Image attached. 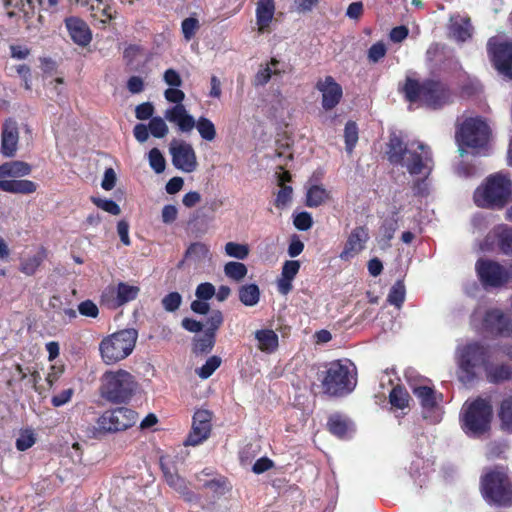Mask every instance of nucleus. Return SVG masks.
Segmentation results:
<instances>
[{"label":"nucleus","mask_w":512,"mask_h":512,"mask_svg":"<svg viewBox=\"0 0 512 512\" xmlns=\"http://www.w3.org/2000/svg\"><path fill=\"white\" fill-rule=\"evenodd\" d=\"M182 297L178 292H171L162 299V305L166 311L173 312L179 308Z\"/></svg>","instance_id":"4d7b16f0"},{"label":"nucleus","mask_w":512,"mask_h":512,"mask_svg":"<svg viewBox=\"0 0 512 512\" xmlns=\"http://www.w3.org/2000/svg\"><path fill=\"white\" fill-rule=\"evenodd\" d=\"M386 46L383 42H377L373 44L368 50V59L376 63L382 59L386 54Z\"/></svg>","instance_id":"680f3d73"},{"label":"nucleus","mask_w":512,"mask_h":512,"mask_svg":"<svg viewBox=\"0 0 512 512\" xmlns=\"http://www.w3.org/2000/svg\"><path fill=\"white\" fill-rule=\"evenodd\" d=\"M275 14L274 0H258L256 6V24L260 34L265 33Z\"/></svg>","instance_id":"5701e85b"},{"label":"nucleus","mask_w":512,"mask_h":512,"mask_svg":"<svg viewBox=\"0 0 512 512\" xmlns=\"http://www.w3.org/2000/svg\"><path fill=\"white\" fill-rule=\"evenodd\" d=\"M74 390L72 388L65 389L61 391L59 394L54 395L51 399V403L55 407H61L68 403L72 396H73Z\"/></svg>","instance_id":"774afa93"},{"label":"nucleus","mask_w":512,"mask_h":512,"mask_svg":"<svg viewBox=\"0 0 512 512\" xmlns=\"http://www.w3.org/2000/svg\"><path fill=\"white\" fill-rule=\"evenodd\" d=\"M137 338L135 329H124L104 337L99 343L102 361L112 365L124 360L133 352Z\"/></svg>","instance_id":"0eeeda50"},{"label":"nucleus","mask_w":512,"mask_h":512,"mask_svg":"<svg viewBox=\"0 0 512 512\" xmlns=\"http://www.w3.org/2000/svg\"><path fill=\"white\" fill-rule=\"evenodd\" d=\"M511 181L503 173L488 176L474 192V202L478 207L501 209L511 196Z\"/></svg>","instance_id":"f03ea898"},{"label":"nucleus","mask_w":512,"mask_h":512,"mask_svg":"<svg viewBox=\"0 0 512 512\" xmlns=\"http://www.w3.org/2000/svg\"><path fill=\"white\" fill-rule=\"evenodd\" d=\"M239 300L248 307H253L260 300V290L256 284H246L239 289Z\"/></svg>","instance_id":"2f4dec72"},{"label":"nucleus","mask_w":512,"mask_h":512,"mask_svg":"<svg viewBox=\"0 0 512 512\" xmlns=\"http://www.w3.org/2000/svg\"><path fill=\"white\" fill-rule=\"evenodd\" d=\"M406 296V289L403 281H397L390 289L387 301L389 304L394 305L397 308H400L404 303Z\"/></svg>","instance_id":"a19ab883"},{"label":"nucleus","mask_w":512,"mask_h":512,"mask_svg":"<svg viewBox=\"0 0 512 512\" xmlns=\"http://www.w3.org/2000/svg\"><path fill=\"white\" fill-rule=\"evenodd\" d=\"M221 365V358L218 356H211L207 359L204 365L196 369V374L201 379L209 378L215 370Z\"/></svg>","instance_id":"8fccbe9b"},{"label":"nucleus","mask_w":512,"mask_h":512,"mask_svg":"<svg viewBox=\"0 0 512 512\" xmlns=\"http://www.w3.org/2000/svg\"><path fill=\"white\" fill-rule=\"evenodd\" d=\"M65 26L68 33L76 44L87 46L92 40L91 30L82 19L71 16L65 19Z\"/></svg>","instance_id":"4be33fe9"},{"label":"nucleus","mask_w":512,"mask_h":512,"mask_svg":"<svg viewBox=\"0 0 512 512\" xmlns=\"http://www.w3.org/2000/svg\"><path fill=\"white\" fill-rule=\"evenodd\" d=\"M458 365L457 376L463 384L472 382L476 377V368L488 362L487 348L478 342L459 345L456 350Z\"/></svg>","instance_id":"6e6552de"},{"label":"nucleus","mask_w":512,"mask_h":512,"mask_svg":"<svg viewBox=\"0 0 512 512\" xmlns=\"http://www.w3.org/2000/svg\"><path fill=\"white\" fill-rule=\"evenodd\" d=\"M79 313L81 315L95 318L97 317L99 310L95 303L90 300L83 301L78 306Z\"/></svg>","instance_id":"338daca9"},{"label":"nucleus","mask_w":512,"mask_h":512,"mask_svg":"<svg viewBox=\"0 0 512 512\" xmlns=\"http://www.w3.org/2000/svg\"><path fill=\"white\" fill-rule=\"evenodd\" d=\"M148 161L150 167L157 174L164 172L166 168V160L158 148H152L148 153Z\"/></svg>","instance_id":"de8ad7c7"},{"label":"nucleus","mask_w":512,"mask_h":512,"mask_svg":"<svg viewBox=\"0 0 512 512\" xmlns=\"http://www.w3.org/2000/svg\"><path fill=\"white\" fill-rule=\"evenodd\" d=\"M211 426L195 423L193 420L192 430L185 440V445L196 446L206 440L210 434Z\"/></svg>","instance_id":"72a5a7b5"},{"label":"nucleus","mask_w":512,"mask_h":512,"mask_svg":"<svg viewBox=\"0 0 512 512\" xmlns=\"http://www.w3.org/2000/svg\"><path fill=\"white\" fill-rule=\"evenodd\" d=\"M247 272L248 269L246 265L241 262L230 261L224 266L225 275L236 282L243 280Z\"/></svg>","instance_id":"58836bf2"},{"label":"nucleus","mask_w":512,"mask_h":512,"mask_svg":"<svg viewBox=\"0 0 512 512\" xmlns=\"http://www.w3.org/2000/svg\"><path fill=\"white\" fill-rule=\"evenodd\" d=\"M413 394L420 402L423 409V416L432 423H437L441 419V409L438 405L435 391L426 385H410Z\"/></svg>","instance_id":"2eb2a0df"},{"label":"nucleus","mask_w":512,"mask_h":512,"mask_svg":"<svg viewBox=\"0 0 512 512\" xmlns=\"http://www.w3.org/2000/svg\"><path fill=\"white\" fill-rule=\"evenodd\" d=\"M488 52L496 69L512 79V43H496L494 39L488 42Z\"/></svg>","instance_id":"dca6fc26"},{"label":"nucleus","mask_w":512,"mask_h":512,"mask_svg":"<svg viewBox=\"0 0 512 512\" xmlns=\"http://www.w3.org/2000/svg\"><path fill=\"white\" fill-rule=\"evenodd\" d=\"M476 272L485 287H500L512 280V264L506 268L491 260H479Z\"/></svg>","instance_id":"ddd939ff"},{"label":"nucleus","mask_w":512,"mask_h":512,"mask_svg":"<svg viewBox=\"0 0 512 512\" xmlns=\"http://www.w3.org/2000/svg\"><path fill=\"white\" fill-rule=\"evenodd\" d=\"M344 138L346 151L350 154L358 142V127L355 122L349 121L346 123Z\"/></svg>","instance_id":"a18cd8bd"},{"label":"nucleus","mask_w":512,"mask_h":512,"mask_svg":"<svg viewBox=\"0 0 512 512\" xmlns=\"http://www.w3.org/2000/svg\"><path fill=\"white\" fill-rule=\"evenodd\" d=\"M386 155L391 164L400 165L411 175L424 178L415 184L416 194L423 196L428 193V183L425 179L431 173L434 161L432 152L426 144L418 140L404 143L400 136L392 133L387 144Z\"/></svg>","instance_id":"f257e3e1"},{"label":"nucleus","mask_w":512,"mask_h":512,"mask_svg":"<svg viewBox=\"0 0 512 512\" xmlns=\"http://www.w3.org/2000/svg\"><path fill=\"white\" fill-rule=\"evenodd\" d=\"M214 346V334L205 333L202 337L195 339L193 351L196 354L208 353Z\"/></svg>","instance_id":"3c124183"},{"label":"nucleus","mask_w":512,"mask_h":512,"mask_svg":"<svg viewBox=\"0 0 512 512\" xmlns=\"http://www.w3.org/2000/svg\"><path fill=\"white\" fill-rule=\"evenodd\" d=\"M370 238L369 230L365 226H358L351 230L348 235L345 246L339 257L343 261H348L360 254L366 247Z\"/></svg>","instance_id":"f3484780"},{"label":"nucleus","mask_w":512,"mask_h":512,"mask_svg":"<svg viewBox=\"0 0 512 512\" xmlns=\"http://www.w3.org/2000/svg\"><path fill=\"white\" fill-rule=\"evenodd\" d=\"M328 427L330 432L339 438H348L354 431L352 422L340 415H332L329 418Z\"/></svg>","instance_id":"cd10ccee"},{"label":"nucleus","mask_w":512,"mask_h":512,"mask_svg":"<svg viewBox=\"0 0 512 512\" xmlns=\"http://www.w3.org/2000/svg\"><path fill=\"white\" fill-rule=\"evenodd\" d=\"M491 416L492 408L488 401L479 398L466 402L462 408V428L468 436L479 437L489 429Z\"/></svg>","instance_id":"9d476101"},{"label":"nucleus","mask_w":512,"mask_h":512,"mask_svg":"<svg viewBox=\"0 0 512 512\" xmlns=\"http://www.w3.org/2000/svg\"><path fill=\"white\" fill-rule=\"evenodd\" d=\"M292 187L282 185L281 189L278 191L276 199H275V205L277 208L283 209L289 205L292 199Z\"/></svg>","instance_id":"6e6d98bb"},{"label":"nucleus","mask_w":512,"mask_h":512,"mask_svg":"<svg viewBox=\"0 0 512 512\" xmlns=\"http://www.w3.org/2000/svg\"><path fill=\"white\" fill-rule=\"evenodd\" d=\"M499 418L502 429L512 432V397L505 398L500 406Z\"/></svg>","instance_id":"ea45409f"},{"label":"nucleus","mask_w":512,"mask_h":512,"mask_svg":"<svg viewBox=\"0 0 512 512\" xmlns=\"http://www.w3.org/2000/svg\"><path fill=\"white\" fill-rule=\"evenodd\" d=\"M223 315L219 310L212 311L207 319V330L205 333H213L221 326Z\"/></svg>","instance_id":"0e129e2a"},{"label":"nucleus","mask_w":512,"mask_h":512,"mask_svg":"<svg viewBox=\"0 0 512 512\" xmlns=\"http://www.w3.org/2000/svg\"><path fill=\"white\" fill-rule=\"evenodd\" d=\"M151 135L155 138H163L168 134V126L165 120L160 117H152L148 124Z\"/></svg>","instance_id":"09e8293b"},{"label":"nucleus","mask_w":512,"mask_h":512,"mask_svg":"<svg viewBox=\"0 0 512 512\" xmlns=\"http://www.w3.org/2000/svg\"><path fill=\"white\" fill-rule=\"evenodd\" d=\"M169 152L174 167L184 173H192L197 169V156L193 146L183 140H173Z\"/></svg>","instance_id":"4468645a"},{"label":"nucleus","mask_w":512,"mask_h":512,"mask_svg":"<svg viewBox=\"0 0 512 512\" xmlns=\"http://www.w3.org/2000/svg\"><path fill=\"white\" fill-rule=\"evenodd\" d=\"M92 202L100 209L104 210L105 212H108L112 215H118L120 214L121 210L119 205L110 199L100 198V197H93Z\"/></svg>","instance_id":"5fc2aeb1"},{"label":"nucleus","mask_w":512,"mask_h":512,"mask_svg":"<svg viewBox=\"0 0 512 512\" xmlns=\"http://www.w3.org/2000/svg\"><path fill=\"white\" fill-rule=\"evenodd\" d=\"M293 223L298 230L306 231L313 224L312 216L308 212H300L294 216Z\"/></svg>","instance_id":"13d9d810"},{"label":"nucleus","mask_w":512,"mask_h":512,"mask_svg":"<svg viewBox=\"0 0 512 512\" xmlns=\"http://www.w3.org/2000/svg\"><path fill=\"white\" fill-rule=\"evenodd\" d=\"M397 229V222L395 220H387L383 223L380 228V239L379 243L383 247H388L390 240L393 238L394 233Z\"/></svg>","instance_id":"603ef678"},{"label":"nucleus","mask_w":512,"mask_h":512,"mask_svg":"<svg viewBox=\"0 0 512 512\" xmlns=\"http://www.w3.org/2000/svg\"><path fill=\"white\" fill-rule=\"evenodd\" d=\"M197 481L204 489L217 497L224 495L231 488L229 481L224 476L216 474L213 470L208 468L197 475Z\"/></svg>","instance_id":"aec40b11"},{"label":"nucleus","mask_w":512,"mask_h":512,"mask_svg":"<svg viewBox=\"0 0 512 512\" xmlns=\"http://www.w3.org/2000/svg\"><path fill=\"white\" fill-rule=\"evenodd\" d=\"M154 113V106L150 102H145L136 106L135 115L139 120L151 119Z\"/></svg>","instance_id":"69168bd1"},{"label":"nucleus","mask_w":512,"mask_h":512,"mask_svg":"<svg viewBox=\"0 0 512 512\" xmlns=\"http://www.w3.org/2000/svg\"><path fill=\"white\" fill-rule=\"evenodd\" d=\"M316 88L322 94V106L325 110L333 109L342 98V88L332 76H326L324 79L319 80Z\"/></svg>","instance_id":"6ab92c4d"},{"label":"nucleus","mask_w":512,"mask_h":512,"mask_svg":"<svg viewBox=\"0 0 512 512\" xmlns=\"http://www.w3.org/2000/svg\"><path fill=\"white\" fill-rule=\"evenodd\" d=\"M8 177H23L31 173V166L24 161L6 162Z\"/></svg>","instance_id":"c03bdc74"},{"label":"nucleus","mask_w":512,"mask_h":512,"mask_svg":"<svg viewBox=\"0 0 512 512\" xmlns=\"http://www.w3.org/2000/svg\"><path fill=\"white\" fill-rule=\"evenodd\" d=\"M139 291L140 289L138 286L120 282L117 286V305L121 306L127 302L134 300L138 296Z\"/></svg>","instance_id":"c9c22d12"},{"label":"nucleus","mask_w":512,"mask_h":512,"mask_svg":"<svg viewBox=\"0 0 512 512\" xmlns=\"http://www.w3.org/2000/svg\"><path fill=\"white\" fill-rule=\"evenodd\" d=\"M450 35L458 42H465L472 35L470 19L455 15L450 18Z\"/></svg>","instance_id":"393cba45"},{"label":"nucleus","mask_w":512,"mask_h":512,"mask_svg":"<svg viewBox=\"0 0 512 512\" xmlns=\"http://www.w3.org/2000/svg\"><path fill=\"white\" fill-rule=\"evenodd\" d=\"M199 26L198 20L193 17H189L183 20L181 28L184 38L190 40L194 35Z\"/></svg>","instance_id":"052dcab7"},{"label":"nucleus","mask_w":512,"mask_h":512,"mask_svg":"<svg viewBox=\"0 0 512 512\" xmlns=\"http://www.w3.org/2000/svg\"><path fill=\"white\" fill-rule=\"evenodd\" d=\"M489 135V126L483 119L480 117L465 119L459 125L455 136L461 156L480 153L487 146Z\"/></svg>","instance_id":"39448f33"},{"label":"nucleus","mask_w":512,"mask_h":512,"mask_svg":"<svg viewBox=\"0 0 512 512\" xmlns=\"http://www.w3.org/2000/svg\"><path fill=\"white\" fill-rule=\"evenodd\" d=\"M138 420V414L127 407L105 411L97 420L98 428L104 432H119L132 427Z\"/></svg>","instance_id":"f8f14e48"},{"label":"nucleus","mask_w":512,"mask_h":512,"mask_svg":"<svg viewBox=\"0 0 512 512\" xmlns=\"http://www.w3.org/2000/svg\"><path fill=\"white\" fill-rule=\"evenodd\" d=\"M164 118L174 124L181 133H190L195 128L196 120L184 105H173L167 108Z\"/></svg>","instance_id":"a211bd4d"},{"label":"nucleus","mask_w":512,"mask_h":512,"mask_svg":"<svg viewBox=\"0 0 512 512\" xmlns=\"http://www.w3.org/2000/svg\"><path fill=\"white\" fill-rule=\"evenodd\" d=\"M225 254L228 257L235 258L238 260H244L249 255V247L246 244H240L237 242H227L224 247Z\"/></svg>","instance_id":"37998d69"},{"label":"nucleus","mask_w":512,"mask_h":512,"mask_svg":"<svg viewBox=\"0 0 512 512\" xmlns=\"http://www.w3.org/2000/svg\"><path fill=\"white\" fill-rule=\"evenodd\" d=\"M195 128L197 129L200 137L205 141L211 142L216 137V128L214 123L204 116H201L196 120Z\"/></svg>","instance_id":"4c0bfd02"},{"label":"nucleus","mask_w":512,"mask_h":512,"mask_svg":"<svg viewBox=\"0 0 512 512\" xmlns=\"http://www.w3.org/2000/svg\"><path fill=\"white\" fill-rule=\"evenodd\" d=\"M161 467L167 483L181 494H186L187 487L185 480L176 473H173L170 468L166 466L165 458H161Z\"/></svg>","instance_id":"e433bc0d"},{"label":"nucleus","mask_w":512,"mask_h":512,"mask_svg":"<svg viewBox=\"0 0 512 512\" xmlns=\"http://www.w3.org/2000/svg\"><path fill=\"white\" fill-rule=\"evenodd\" d=\"M214 295H215V287L209 282H204V283L199 284L195 291V296L199 300L207 301V300L211 299Z\"/></svg>","instance_id":"bf43d9fd"},{"label":"nucleus","mask_w":512,"mask_h":512,"mask_svg":"<svg viewBox=\"0 0 512 512\" xmlns=\"http://www.w3.org/2000/svg\"><path fill=\"white\" fill-rule=\"evenodd\" d=\"M329 198V193L325 188L319 185L311 186L306 193V205L308 207H318Z\"/></svg>","instance_id":"f704fd0d"},{"label":"nucleus","mask_w":512,"mask_h":512,"mask_svg":"<svg viewBox=\"0 0 512 512\" xmlns=\"http://www.w3.org/2000/svg\"><path fill=\"white\" fill-rule=\"evenodd\" d=\"M484 368L488 380L492 383L508 380L512 375V370L508 365H493L488 361Z\"/></svg>","instance_id":"7c9ffc66"},{"label":"nucleus","mask_w":512,"mask_h":512,"mask_svg":"<svg viewBox=\"0 0 512 512\" xmlns=\"http://www.w3.org/2000/svg\"><path fill=\"white\" fill-rule=\"evenodd\" d=\"M187 256L190 258H194L197 260H202L209 257L210 250L209 247L200 242L193 243L189 246L186 252Z\"/></svg>","instance_id":"864d4df0"},{"label":"nucleus","mask_w":512,"mask_h":512,"mask_svg":"<svg viewBox=\"0 0 512 512\" xmlns=\"http://www.w3.org/2000/svg\"><path fill=\"white\" fill-rule=\"evenodd\" d=\"M471 323L477 329L512 337V320L499 309L483 312L477 308L472 314Z\"/></svg>","instance_id":"9b49d317"},{"label":"nucleus","mask_w":512,"mask_h":512,"mask_svg":"<svg viewBox=\"0 0 512 512\" xmlns=\"http://www.w3.org/2000/svg\"><path fill=\"white\" fill-rule=\"evenodd\" d=\"M300 263L297 260L286 261L282 267L281 277L277 280L278 291L287 295L292 289V281L299 272Z\"/></svg>","instance_id":"b1692460"},{"label":"nucleus","mask_w":512,"mask_h":512,"mask_svg":"<svg viewBox=\"0 0 512 512\" xmlns=\"http://www.w3.org/2000/svg\"><path fill=\"white\" fill-rule=\"evenodd\" d=\"M19 129L13 120H6L2 126L0 153L7 158L14 157L18 149Z\"/></svg>","instance_id":"412c9836"},{"label":"nucleus","mask_w":512,"mask_h":512,"mask_svg":"<svg viewBox=\"0 0 512 512\" xmlns=\"http://www.w3.org/2000/svg\"><path fill=\"white\" fill-rule=\"evenodd\" d=\"M165 99L168 102L174 103V105H183L182 102L185 98V94L178 87H170L164 92Z\"/></svg>","instance_id":"e2e57ef3"},{"label":"nucleus","mask_w":512,"mask_h":512,"mask_svg":"<svg viewBox=\"0 0 512 512\" xmlns=\"http://www.w3.org/2000/svg\"><path fill=\"white\" fill-rule=\"evenodd\" d=\"M100 382L101 396L116 404L130 400L138 387L135 377L123 369L106 371Z\"/></svg>","instance_id":"7ed1b4c3"},{"label":"nucleus","mask_w":512,"mask_h":512,"mask_svg":"<svg viewBox=\"0 0 512 512\" xmlns=\"http://www.w3.org/2000/svg\"><path fill=\"white\" fill-rule=\"evenodd\" d=\"M45 256L46 254L43 248L38 249L33 254H28L21 259L20 271L28 276L35 274Z\"/></svg>","instance_id":"c756f323"},{"label":"nucleus","mask_w":512,"mask_h":512,"mask_svg":"<svg viewBox=\"0 0 512 512\" xmlns=\"http://www.w3.org/2000/svg\"><path fill=\"white\" fill-rule=\"evenodd\" d=\"M37 189L36 183L30 180H0V190L14 194H31Z\"/></svg>","instance_id":"bb28decb"},{"label":"nucleus","mask_w":512,"mask_h":512,"mask_svg":"<svg viewBox=\"0 0 512 512\" xmlns=\"http://www.w3.org/2000/svg\"><path fill=\"white\" fill-rule=\"evenodd\" d=\"M324 391L333 396L350 393L356 386V368L348 360H336L328 364L322 380Z\"/></svg>","instance_id":"423d86ee"},{"label":"nucleus","mask_w":512,"mask_h":512,"mask_svg":"<svg viewBox=\"0 0 512 512\" xmlns=\"http://www.w3.org/2000/svg\"><path fill=\"white\" fill-rule=\"evenodd\" d=\"M282 71L279 69V62L276 59H272L266 65L260 66L258 72L254 76L253 84L255 86H264L266 85L272 76L280 75Z\"/></svg>","instance_id":"c85d7f7f"},{"label":"nucleus","mask_w":512,"mask_h":512,"mask_svg":"<svg viewBox=\"0 0 512 512\" xmlns=\"http://www.w3.org/2000/svg\"><path fill=\"white\" fill-rule=\"evenodd\" d=\"M390 404L398 409H404L409 402L408 392L401 386H395L389 395Z\"/></svg>","instance_id":"79ce46f5"},{"label":"nucleus","mask_w":512,"mask_h":512,"mask_svg":"<svg viewBox=\"0 0 512 512\" xmlns=\"http://www.w3.org/2000/svg\"><path fill=\"white\" fill-rule=\"evenodd\" d=\"M404 92L410 102H420L432 109L440 108L450 100L449 90L442 83L434 80L420 83L407 77Z\"/></svg>","instance_id":"20e7f679"},{"label":"nucleus","mask_w":512,"mask_h":512,"mask_svg":"<svg viewBox=\"0 0 512 512\" xmlns=\"http://www.w3.org/2000/svg\"><path fill=\"white\" fill-rule=\"evenodd\" d=\"M36 442V436L31 428H26L20 431L16 439V448L19 451H25L31 448Z\"/></svg>","instance_id":"49530a36"},{"label":"nucleus","mask_w":512,"mask_h":512,"mask_svg":"<svg viewBox=\"0 0 512 512\" xmlns=\"http://www.w3.org/2000/svg\"><path fill=\"white\" fill-rule=\"evenodd\" d=\"M483 497L489 503L508 507L512 505V483L503 468L485 474L481 482Z\"/></svg>","instance_id":"1a4fd4ad"},{"label":"nucleus","mask_w":512,"mask_h":512,"mask_svg":"<svg viewBox=\"0 0 512 512\" xmlns=\"http://www.w3.org/2000/svg\"><path fill=\"white\" fill-rule=\"evenodd\" d=\"M255 339L259 350L265 353H273L279 345V338L272 329H260L255 332Z\"/></svg>","instance_id":"a878e982"},{"label":"nucleus","mask_w":512,"mask_h":512,"mask_svg":"<svg viewBox=\"0 0 512 512\" xmlns=\"http://www.w3.org/2000/svg\"><path fill=\"white\" fill-rule=\"evenodd\" d=\"M494 235L498 238L499 246L506 255H512V228L506 225L497 226Z\"/></svg>","instance_id":"473e14b6"}]
</instances>
